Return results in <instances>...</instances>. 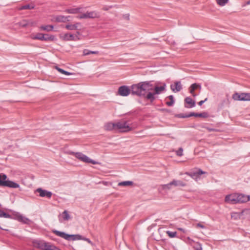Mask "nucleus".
<instances>
[{"mask_svg":"<svg viewBox=\"0 0 250 250\" xmlns=\"http://www.w3.org/2000/svg\"><path fill=\"white\" fill-rule=\"evenodd\" d=\"M33 40H39L41 41H47L49 38H45V35L42 33H38L36 35H31Z\"/></svg>","mask_w":250,"mask_h":250,"instance_id":"a211bd4d","label":"nucleus"},{"mask_svg":"<svg viewBox=\"0 0 250 250\" xmlns=\"http://www.w3.org/2000/svg\"><path fill=\"white\" fill-rule=\"evenodd\" d=\"M57 69L58 70L59 72H60V73H61L62 74H64V75H70L72 74L69 72L66 71L61 68H59V67H57Z\"/></svg>","mask_w":250,"mask_h":250,"instance_id":"f704fd0d","label":"nucleus"},{"mask_svg":"<svg viewBox=\"0 0 250 250\" xmlns=\"http://www.w3.org/2000/svg\"><path fill=\"white\" fill-rule=\"evenodd\" d=\"M32 246L37 249L41 250H46L49 242L45 241L42 239H33L31 241Z\"/></svg>","mask_w":250,"mask_h":250,"instance_id":"423d86ee","label":"nucleus"},{"mask_svg":"<svg viewBox=\"0 0 250 250\" xmlns=\"http://www.w3.org/2000/svg\"><path fill=\"white\" fill-rule=\"evenodd\" d=\"M52 232L57 236L62 237L68 241L83 240L86 241L87 242L90 244H92V242L90 241V239L85 237H83L82 235L79 234H68L64 232L60 231L57 230H53Z\"/></svg>","mask_w":250,"mask_h":250,"instance_id":"f03ea898","label":"nucleus"},{"mask_svg":"<svg viewBox=\"0 0 250 250\" xmlns=\"http://www.w3.org/2000/svg\"><path fill=\"white\" fill-rule=\"evenodd\" d=\"M207 129L209 131H214L215 129H213V128H207Z\"/></svg>","mask_w":250,"mask_h":250,"instance_id":"3c124183","label":"nucleus"},{"mask_svg":"<svg viewBox=\"0 0 250 250\" xmlns=\"http://www.w3.org/2000/svg\"><path fill=\"white\" fill-rule=\"evenodd\" d=\"M46 250H61L50 243Z\"/></svg>","mask_w":250,"mask_h":250,"instance_id":"72a5a7b5","label":"nucleus"},{"mask_svg":"<svg viewBox=\"0 0 250 250\" xmlns=\"http://www.w3.org/2000/svg\"><path fill=\"white\" fill-rule=\"evenodd\" d=\"M172 186V184H171V182L167 184L163 185V188L169 189L171 188Z\"/></svg>","mask_w":250,"mask_h":250,"instance_id":"a19ab883","label":"nucleus"},{"mask_svg":"<svg viewBox=\"0 0 250 250\" xmlns=\"http://www.w3.org/2000/svg\"><path fill=\"white\" fill-rule=\"evenodd\" d=\"M118 7H119V6L118 5H104L102 7V9L105 11H108L113 8H118Z\"/></svg>","mask_w":250,"mask_h":250,"instance_id":"b1692460","label":"nucleus"},{"mask_svg":"<svg viewBox=\"0 0 250 250\" xmlns=\"http://www.w3.org/2000/svg\"><path fill=\"white\" fill-rule=\"evenodd\" d=\"M170 88L172 91L174 92H177L180 91L182 88V84L180 82H176L174 84L170 85Z\"/></svg>","mask_w":250,"mask_h":250,"instance_id":"f3484780","label":"nucleus"},{"mask_svg":"<svg viewBox=\"0 0 250 250\" xmlns=\"http://www.w3.org/2000/svg\"><path fill=\"white\" fill-rule=\"evenodd\" d=\"M65 27L69 30H80L82 28V24L80 22H76L75 24H68Z\"/></svg>","mask_w":250,"mask_h":250,"instance_id":"4468645a","label":"nucleus"},{"mask_svg":"<svg viewBox=\"0 0 250 250\" xmlns=\"http://www.w3.org/2000/svg\"><path fill=\"white\" fill-rule=\"evenodd\" d=\"M104 129L108 131H115V122H109L105 123L104 125Z\"/></svg>","mask_w":250,"mask_h":250,"instance_id":"2eb2a0df","label":"nucleus"},{"mask_svg":"<svg viewBox=\"0 0 250 250\" xmlns=\"http://www.w3.org/2000/svg\"><path fill=\"white\" fill-rule=\"evenodd\" d=\"M40 28L42 30L49 32L52 31L53 29L54 26L52 25H42Z\"/></svg>","mask_w":250,"mask_h":250,"instance_id":"393cba45","label":"nucleus"},{"mask_svg":"<svg viewBox=\"0 0 250 250\" xmlns=\"http://www.w3.org/2000/svg\"><path fill=\"white\" fill-rule=\"evenodd\" d=\"M205 173V172L202 171L201 169H198L196 172L191 173L189 174L193 179L197 180L199 178V176L202 174Z\"/></svg>","mask_w":250,"mask_h":250,"instance_id":"412c9836","label":"nucleus"},{"mask_svg":"<svg viewBox=\"0 0 250 250\" xmlns=\"http://www.w3.org/2000/svg\"><path fill=\"white\" fill-rule=\"evenodd\" d=\"M27 26H32L35 25L36 24V22L33 21L32 20H27Z\"/></svg>","mask_w":250,"mask_h":250,"instance_id":"4c0bfd02","label":"nucleus"},{"mask_svg":"<svg viewBox=\"0 0 250 250\" xmlns=\"http://www.w3.org/2000/svg\"><path fill=\"white\" fill-rule=\"evenodd\" d=\"M83 53L84 55H88L90 54H97L98 53V51H89L87 49H84L83 51Z\"/></svg>","mask_w":250,"mask_h":250,"instance_id":"7c9ffc66","label":"nucleus"},{"mask_svg":"<svg viewBox=\"0 0 250 250\" xmlns=\"http://www.w3.org/2000/svg\"><path fill=\"white\" fill-rule=\"evenodd\" d=\"M202 250V248L201 245L199 244V246L198 248H197L196 250Z\"/></svg>","mask_w":250,"mask_h":250,"instance_id":"09e8293b","label":"nucleus"},{"mask_svg":"<svg viewBox=\"0 0 250 250\" xmlns=\"http://www.w3.org/2000/svg\"><path fill=\"white\" fill-rule=\"evenodd\" d=\"M132 129L133 128L128 125L127 121L122 120L115 122V131L127 132Z\"/></svg>","mask_w":250,"mask_h":250,"instance_id":"7ed1b4c3","label":"nucleus"},{"mask_svg":"<svg viewBox=\"0 0 250 250\" xmlns=\"http://www.w3.org/2000/svg\"><path fill=\"white\" fill-rule=\"evenodd\" d=\"M125 18L127 20H129V15L126 14L124 16Z\"/></svg>","mask_w":250,"mask_h":250,"instance_id":"8fccbe9b","label":"nucleus"},{"mask_svg":"<svg viewBox=\"0 0 250 250\" xmlns=\"http://www.w3.org/2000/svg\"><path fill=\"white\" fill-rule=\"evenodd\" d=\"M168 98L170 100V101L169 102H166V104H167V105H168L169 106H171L174 104V98H173V96L172 95L169 96L168 97Z\"/></svg>","mask_w":250,"mask_h":250,"instance_id":"bb28decb","label":"nucleus"},{"mask_svg":"<svg viewBox=\"0 0 250 250\" xmlns=\"http://www.w3.org/2000/svg\"><path fill=\"white\" fill-rule=\"evenodd\" d=\"M183 149L182 147H180L176 151V153L178 156H182L183 155Z\"/></svg>","mask_w":250,"mask_h":250,"instance_id":"ea45409f","label":"nucleus"},{"mask_svg":"<svg viewBox=\"0 0 250 250\" xmlns=\"http://www.w3.org/2000/svg\"><path fill=\"white\" fill-rule=\"evenodd\" d=\"M237 215V213H233V214H232L231 217H233L234 216V215Z\"/></svg>","mask_w":250,"mask_h":250,"instance_id":"603ef678","label":"nucleus"},{"mask_svg":"<svg viewBox=\"0 0 250 250\" xmlns=\"http://www.w3.org/2000/svg\"><path fill=\"white\" fill-rule=\"evenodd\" d=\"M232 98L235 101H250V93H235Z\"/></svg>","mask_w":250,"mask_h":250,"instance_id":"6e6552de","label":"nucleus"},{"mask_svg":"<svg viewBox=\"0 0 250 250\" xmlns=\"http://www.w3.org/2000/svg\"><path fill=\"white\" fill-rule=\"evenodd\" d=\"M186 104H189V105H185L187 108H191L195 106V103L190 97H187L185 99Z\"/></svg>","mask_w":250,"mask_h":250,"instance_id":"6ab92c4d","label":"nucleus"},{"mask_svg":"<svg viewBox=\"0 0 250 250\" xmlns=\"http://www.w3.org/2000/svg\"><path fill=\"white\" fill-rule=\"evenodd\" d=\"M69 154L74 155L80 161H82L83 162L86 163H91L94 165L98 164L97 162L90 159L87 156L83 154L81 152H70Z\"/></svg>","mask_w":250,"mask_h":250,"instance_id":"39448f33","label":"nucleus"},{"mask_svg":"<svg viewBox=\"0 0 250 250\" xmlns=\"http://www.w3.org/2000/svg\"><path fill=\"white\" fill-rule=\"evenodd\" d=\"M178 229L180 231H182L184 233H186V230L182 228H178Z\"/></svg>","mask_w":250,"mask_h":250,"instance_id":"de8ad7c7","label":"nucleus"},{"mask_svg":"<svg viewBox=\"0 0 250 250\" xmlns=\"http://www.w3.org/2000/svg\"><path fill=\"white\" fill-rule=\"evenodd\" d=\"M225 201L227 203L231 204H237L238 203V193H233L229 195H227L225 197Z\"/></svg>","mask_w":250,"mask_h":250,"instance_id":"1a4fd4ad","label":"nucleus"},{"mask_svg":"<svg viewBox=\"0 0 250 250\" xmlns=\"http://www.w3.org/2000/svg\"><path fill=\"white\" fill-rule=\"evenodd\" d=\"M133 182L131 181H123L121 182L118 183L119 186H124V187H127V186H130L132 185Z\"/></svg>","mask_w":250,"mask_h":250,"instance_id":"a878e982","label":"nucleus"},{"mask_svg":"<svg viewBox=\"0 0 250 250\" xmlns=\"http://www.w3.org/2000/svg\"><path fill=\"white\" fill-rule=\"evenodd\" d=\"M16 218L18 221L21 222L24 224H29V222H30V220L28 218L22 216L21 214L17 215Z\"/></svg>","mask_w":250,"mask_h":250,"instance_id":"4be33fe9","label":"nucleus"},{"mask_svg":"<svg viewBox=\"0 0 250 250\" xmlns=\"http://www.w3.org/2000/svg\"><path fill=\"white\" fill-rule=\"evenodd\" d=\"M246 4H248V5L250 4V0H249V1H248L247 2Z\"/></svg>","mask_w":250,"mask_h":250,"instance_id":"864d4df0","label":"nucleus"},{"mask_svg":"<svg viewBox=\"0 0 250 250\" xmlns=\"http://www.w3.org/2000/svg\"><path fill=\"white\" fill-rule=\"evenodd\" d=\"M60 38L63 41H75L78 40H79V38H78V36L77 35H74L70 33H65L63 35H62L60 36Z\"/></svg>","mask_w":250,"mask_h":250,"instance_id":"ddd939ff","label":"nucleus"},{"mask_svg":"<svg viewBox=\"0 0 250 250\" xmlns=\"http://www.w3.org/2000/svg\"><path fill=\"white\" fill-rule=\"evenodd\" d=\"M132 89H129L128 86L123 85L120 86L118 89V93L122 96H127L130 93H131Z\"/></svg>","mask_w":250,"mask_h":250,"instance_id":"9b49d317","label":"nucleus"},{"mask_svg":"<svg viewBox=\"0 0 250 250\" xmlns=\"http://www.w3.org/2000/svg\"><path fill=\"white\" fill-rule=\"evenodd\" d=\"M189 90L190 93H191L193 97L196 96V94L194 93L195 90L192 89L190 87H189Z\"/></svg>","mask_w":250,"mask_h":250,"instance_id":"79ce46f5","label":"nucleus"},{"mask_svg":"<svg viewBox=\"0 0 250 250\" xmlns=\"http://www.w3.org/2000/svg\"><path fill=\"white\" fill-rule=\"evenodd\" d=\"M0 186L14 188L20 187V185L18 184L9 180L7 179V176L3 173L0 174Z\"/></svg>","mask_w":250,"mask_h":250,"instance_id":"20e7f679","label":"nucleus"},{"mask_svg":"<svg viewBox=\"0 0 250 250\" xmlns=\"http://www.w3.org/2000/svg\"><path fill=\"white\" fill-rule=\"evenodd\" d=\"M216 1L218 5L223 6L228 2L229 0H216Z\"/></svg>","mask_w":250,"mask_h":250,"instance_id":"473e14b6","label":"nucleus"},{"mask_svg":"<svg viewBox=\"0 0 250 250\" xmlns=\"http://www.w3.org/2000/svg\"><path fill=\"white\" fill-rule=\"evenodd\" d=\"M0 214H1V217H3L4 218H11V216L10 214L6 213L2 210L1 211Z\"/></svg>","mask_w":250,"mask_h":250,"instance_id":"58836bf2","label":"nucleus"},{"mask_svg":"<svg viewBox=\"0 0 250 250\" xmlns=\"http://www.w3.org/2000/svg\"><path fill=\"white\" fill-rule=\"evenodd\" d=\"M62 216L63 220H64L67 221L69 219H70V216L66 210H64L62 212Z\"/></svg>","mask_w":250,"mask_h":250,"instance_id":"cd10ccee","label":"nucleus"},{"mask_svg":"<svg viewBox=\"0 0 250 250\" xmlns=\"http://www.w3.org/2000/svg\"><path fill=\"white\" fill-rule=\"evenodd\" d=\"M165 84L155 86L150 82H142L131 86V94L145 98L152 103L155 99V95L160 94L165 89Z\"/></svg>","mask_w":250,"mask_h":250,"instance_id":"f257e3e1","label":"nucleus"},{"mask_svg":"<svg viewBox=\"0 0 250 250\" xmlns=\"http://www.w3.org/2000/svg\"><path fill=\"white\" fill-rule=\"evenodd\" d=\"M196 227H199V228H201L202 229H205V227L201 223H198L196 225Z\"/></svg>","mask_w":250,"mask_h":250,"instance_id":"a18cd8bd","label":"nucleus"},{"mask_svg":"<svg viewBox=\"0 0 250 250\" xmlns=\"http://www.w3.org/2000/svg\"><path fill=\"white\" fill-rule=\"evenodd\" d=\"M34 8V6L33 5L26 4L23 6H22L20 8V10H24V9H32Z\"/></svg>","mask_w":250,"mask_h":250,"instance_id":"c85d7f7f","label":"nucleus"},{"mask_svg":"<svg viewBox=\"0 0 250 250\" xmlns=\"http://www.w3.org/2000/svg\"><path fill=\"white\" fill-rule=\"evenodd\" d=\"M192 89L195 90L196 89L199 88L200 89L201 88V86L200 84H197L196 83H194L192 84L190 86Z\"/></svg>","mask_w":250,"mask_h":250,"instance_id":"e433bc0d","label":"nucleus"},{"mask_svg":"<svg viewBox=\"0 0 250 250\" xmlns=\"http://www.w3.org/2000/svg\"><path fill=\"white\" fill-rule=\"evenodd\" d=\"M81 9V7L68 8L65 9L64 12L67 13L75 14L80 13Z\"/></svg>","mask_w":250,"mask_h":250,"instance_id":"aec40b11","label":"nucleus"},{"mask_svg":"<svg viewBox=\"0 0 250 250\" xmlns=\"http://www.w3.org/2000/svg\"><path fill=\"white\" fill-rule=\"evenodd\" d=\"M35 192L39 193V196L41 197H46L48 199H50L52 195V193L51 191L43 189L42 188H38L35 190Z\"/></svg>","mask_w":250,"mask_h":250,"instance_id":"f8f14e48","label":"nucleus"},{"mask_svg":"<svg viewBox=\"0 0 250 250\" xmlns=\"http://www.w3.org/2000/svg\"><path fill=\"white\" fill-rule=\"evenodd\" d=\"M166 233L170 238H174L176 237L177 232L176 231L173 232L167 230L166 231Z\"/></svg>","mask_w":250,"mask_h":250,"instance_id":"2f4dec72","label":"nucleus"},{"mask_svg":"<svg viewBox=\"0 0 250 250\" xmlns=\"http://www.w3.org/2000/svg\"><path fill=\"white\" fill-rule=\"evenodd\" d=\"M250 200V196L238 193V203H244Z\"/></svg>","mask_w":250,"mask_h":250,"instance_id":"dca6fc26","label":"nucleus"},{"mask_svg":"<svg viewBox=\"0 0 250 250\" xmlns=\"http://www.w3.org/2000/svg\"><path fill=\"white\" fill-rule=\"evenodd\" d=\"M70 18L71 16H65L63 15H57L54 17L53 19H52V21L58 22H66L71 21L70 19Z\"/></svg>","mask_w":250,"mask_h":250,"instance_id":"9d476101","label":"nucleus"},{"mask_svg":"<svg viewBox=\"0 0 250 250\" xmlns=\"http://www.w3.org/2000/svg\"><path fill=\"white\" fill-rule=\"evenodd\" d=\"M45 35V38H49L47 41H52L54 39V36H49L48 35Z\"/></svg>","mask_w":250,"mask_h":250,"instance_id":"37998d69","label":"nucleus"},{"mask_svg":"<svg viewBox=\"0 0 250 250\" xmlns=\"http://www.w3.org/2000/svg\"><path fill=\"white\" fill-rule=\"evenodd\" d=\"M207 100H208V98H206V99H205V100H202V101H200V102L198 103V104H199L200 106H201V105L203 104V103H204L205 102H206V101H207Z\"/></svg>","mask_w":250,"mask_h":250,"instance_id":"49530a36","label":"nucleus"},{"mask_svg":"<svg viewBox=\"0 0 250 250\" xmlns=\"http://www.w3.org/2000/svg\"><path fill=\"white\" fill-rule=\"evenodd\" d=\"M196 117H203L206 118L208 117V114L206 112L201 113H197L195 114Z\"/></svg>","mask_w":250,"mask_h":250,"instance_id":"c9c22d12","label":"nucleus"},{"mask_svg":"<svg viewBox=\"0 0 250 250\" xmlns=\"http://www.w3.org/2000/svg\"><path fill=\"white\" fill-rule=\"evenodd\" d=\"M195 114H196V113L191 112L190 114H189L188 115L184 116V117H190L191 116L195 117Z\"/></svg>","mask_w":250,"mask_h":250,"instance_id":"c03bdc74","label":"nucleus"},{"mask_svg":"<svg viewBox=\"0 0 250 250\" xmlns=\"http://www.w3.org/2000/svg\"><path fill=\"white\" fill-rule=\"evenodd\" d=\"M77 34L78 35H79L80 34V33L79 32H77Z\"/></svg>","mask_w":250,"mask_h":250,"instance_id":"5fc2aeb1","label":"nucleus"},{"mask_svg":"<svg viewBox=\"0 0 250 250\" xmlns=\"http://www.w3.org/2000/svg\"><path fill=\"white\" fill-rule=\"evenodd\" d=\"M172 186L174 187H185L186 184L181 180H173L171 181Z\"/></svg>","mask_w":250,"mask_h":250,"instance_id":"5701e85b","label":"nucleus"},{"mask_svg":"<svg viewBox=\"0 0 250 250\" xmlns=\"http://www.w3.org/2000/svg\"><path fill=\"white\" fill-rule=\"evenodd\" d=\"M78 19H98L100 18V15L96 11H87L77 17Z\"/></svg>","mask_w":250,"mask_h":250,"instance_id":"0eeeda50","label":"nucleus"},{"mask_svg":"<svg viewBox=\"0 0 250 250\" xmlns=\"http://www.w3.org/2000/svg\"><path fill=\"white\" fill-rule=\"evenodd\" d=\"M19 26L22 27L27 26V20H23L17 23Z\"/></svg>","mask_w":250,"mask_h":250,"instance_id":"c756f323","label":"nucleus"}]
</instances>
